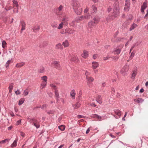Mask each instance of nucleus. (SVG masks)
<instances>
[{"instance_id": "22", "label": "nucleus", "mask_w": 148, "mask_h": 148, "mask_svg": "<svg viewBox=\"0 0 148 148\" xmlns=\"http://www.w3.org/2000/svg\"><path fill=\"white\" fill-rule=\"evenodd\" d=\"M62 45L64 47H68L69 44L68 41L66 40L63 42Z\"/></svg>"}, {"instance_id": "53", "label": "nucleus", "mask_w": 148, "mask_h": 148, "mask_svg": "<svg viewBox=\"0 0 148 148\" xmlns=\"http://www.w3.org/2000/svg\"><path fill=\"white\" fill-rule=\"evenodd\" d=\"M47 106V105H46V104H44L42 106L41 108L42 109H44V108H46Z\"/></svg>"}, {"instance_id": "33", "label": "nucleus", "mask_w": 148, "mask_h": 148, "mask_svg": "<svg viewBox=\"0 0 148 148\" xmlns=\"http://www.w3.org/2000/svg\"><path fill=\"white\" fill-rule=\"evenodd\" d=\"M91 8L92 9V11H91V12L92 13H94L96 12L97 11V8L95 5H92Z\"/></svg>"}, {"instance_id": "8", "label": "nucleus", "mask_w": 148, "mask_h": 148, "mask_svg": "<svg viewBox=\"0 0 148 148\" xmlns=\"http://www.w3.org/2000/svg\"><path fill=\"white\" fill-rule=\"evenodd\" d=\"M75 31L72 29L66 28L65 29L64 34H71L74 33Z\"/></svg>"}, {"instance_id": "49", "label": "nucleus", "mask_w": 148, "mask_h": 148, "mask_svg": "<svg viewBox=\"0 0 148 148\" xmlns=\"http://www.w3.org/2000/svg\"><path fill=\"white\" fill-rule=\"evenodd\" d=\"M15 94L16 95H19L21 93V92L18 90H17L16 91H15Z\"/></svg>"}, {"instance_id": "61", "label": "nucleus", "mask_w": 148, "mask_h": 148, "mask_svg": "<svg viewBox=\"0 0 148 148\" xmlns=\"http://www.w3.org/2000/svg\"><path fill=\"white\" fill-rule=\"evenodd\" d=\"M97 54H95L93 56V58L95 59L97 58Z\"/></svg>"}, {"instance_id": "4", "label": "nucleus", "mask_w": 148, "mask_h": 148, "mask_svg": "<svg viewBox=\"0 0 148 148\" xmlns=\"http://www.w3.org/2000/svg\"><path fill=\"white\" fill-rule=\"evenodd\" d=\"M27 120L30 123H33L34 125L36 127V128H38L40 127V125L38 123H37L36 121L34 119H31L30 118H27Z\"/></svg>"}, {"instance_id": "63", "label": "nucleus", "mask_w": 148, "mask_h": 148, "mask_svg": "<svg viewBox=\"0 0 148 148\" xmlns=\"http://www.w3.org/2000/svg\"><path fill=\"white\" fill-rule=\"evenodd\" d=\"M89 74V73H88V71H86L85 72V75H86V78L87 76H88V75Z\"/></svg>"}, {"instance_id": "32", "label": "nucleus", "mask_w": 148, "mask_h": 148, "mask_svg": "<svg viewBox=\"0 0 148 148\" xmlns=\"http://www.w3.org/2000/svg\"><path fill=\"white\" fill-rule=\"evenodd\" d=\"M45 72V69L44 67H42L39 69L38 72L39 73H43Z\"/></svg>"}, {"instance_id": "17", "label": "nucleus", "mask_w": 148, "mask_h": 148, "mask_svg": "<svg viewBox=\"0 0 148 148\" xmlns=\"http://www.w3.org/2000/svg\"><path fill=\"white\" fill-rule=\"evenodd\" d=\"M114 112L115 114L120 117L121 115V111L119 109H115L114 110Z\"/></svg>"}, {"instance_id": "9", "label": "nucleus", "mask_w": 148, "mask_h": 148, "mask_svg": "<svg viewBox=\"0 0 148 148\" xmlns=\"http://www.w3.org/2000/svg\"><path fill=\"white\" fill-rule=\"evenodd\" d=\"M40 26L37 24H36L34 25L32 29L33 31L34 32H36L38 31L40 29Z\"/></svg>"}, {"instance_id": "38", "label": "nucleus", "mask_w": 148, "mask_h": 148, "mask_svg": "<svg viewBox=\"0 0 148 148\" xmlns=\"http://www.w3.org/2000/svg\"><path fill=\"white\" fill-rule=\"evenodd\" d=\"M29 92L28 89H27L24 90L23 92V94L25 96H26L28 95Z\"/></svg>"}, {"instance_id": "7", "label": "nucleus", "mask_w": 148, "mask_h": 148, "mask_svg": "<svg viewBox=\"0 0 148 148\" xmlns=\"http://www.w3.org/2000/svg\"><path fill=\"white\" fill-rule=\"evenodd\" d=\"M13 6L14 7H16L15 8H14L15 9H16V10L15 11L14 10H13V12H14L17 13L18 12V3L17 1H16L15 0H13Z\"/></svg>"}, {"instance_id": "25", "label": "nucleus", "mask_w": 148, "mask_h": 148, "mask_svg": "<svg viewBox=\"0 0 148 148\" xmlns=\"http://www.w3.org/2000/svg\"><path fill=\"white\" fill-rule=\"evenodd\" d=\"M56 48L58 49H63V47L61 43H59L56 45Z\"/></svg>"}, {"instance_id": "60", "label": "nucleus", "mask_w": 148, "mask_h": 148, "mask_svg": "<svg viewBox=\"0 0 148 148\" xmlns=\"http://www.w3.org/2000/svg\"><path fill=\"white\" fill-rule=\"evenodd\" d=\"M10 114L12 116H14V114L13 112L11 111L10 112Z\"/></svg>"}, {"instance_id": "55", "label": "nucleus", "mask_w": 148, "mask_h": 148, "mask_svg": "<svg viewBox=\"0 0 148 148\" xmlns=\"http://www.w3.org/2000/svg\"><path fill=\"white\" fill-rule=\"evenodd\" d=\"M106 86V84L105 82H103L102 83L101 87L102 88H103Z\"/></svg>"}, {"instance_id": "1", "label": "nucleus", "mask_w": 148, "mask_h": 148, "mask_svg": "<svg viewBox=\"0 0 148 148\" xmlns=\"http://www.w3.org/2000/svg\"><path fill=\"white\" fill-rule=\"evenodd\" d=\"M99 21V19L96 17H94L92 20L90 21L88 23L87 28L88 31L89 32H91L94 27Z\"/></svg>"}, {"instance_id": "27", "label": "nucleus", "mask_w": 148, "mask_h": 148, "mask_svg": "<svg viewBox=\"0 0 148 148\" xmlns=\"http://www.w3.org/2000/svg\"><path fill=\"white\" fill-rule=\"evenodd\" d=\"M13 62L12 60H9L7 61L5 65V66L6 68H8L9 66V65L11 63Z\"/></svg>"}, {"instance_id": "16", "label": "nucleus", "mask_w": 148, "mask_h": 148, "mask_svg": "<svg viewBox=\"0 0 148 148\" xmlns=\"http://www.w3.org/2000/svg\"><path fill=\"white\" fill-rule=\"evenodd\" d=\"M53 64L55 66V67L57 69H60V66L59 64V62L57 61H55L53 62Z\"/></svg>"}, {"instance_id": "26", "label": "nucleus", "mask_w": 148, "mask_h": 148, "mask_svg": "<svg viewBox=\"0 0 148 148\" xmlns=\"http://www.w3.org/2000/svg\"><path fill=\"white\" fill-rule=\"evenodd\" d=\"M17 140H15L11 145L10 147L12 148L15 147L17 145Z\"/></svg>"}, {"instance_id": "3", "label": "nucleus", "mask_w": 148, "mask_h": 148, "mask_svg": "<svg viewBox=\"0 0 148 148\" xmlns=\"http://www.w3.org/2000/svg\"><path fill=\"white\" fill-rule=\"evenodd\" d=\"M119 8L118 3H116L114 4L112 15L114 17L117 16L119 14Z\"/></svg>"}, {"instance_id": "11", "label": "nucleus", "mask_w": 148, "mask_h": 148, "mask_svg": "<svg viewBox=\"0 0 148 148\" xmlns=\"http://www.w3.org/2000/svg\"><path fill=\"white\" fill-rule=\"evenodd\" d=\"M54 92L55 93V97H56V99L57 102H58L59 99V95L58 90V89L56 90H54Z\"/></svg>"}, {"instance_id": "24", "label": "nucleus", "mask_w": 148, "mask_h": 148, "mask_svg": "<svg viewBox=\"0 0 148 148\" xmlns=\"http://www.w3.org/2000/svg\"><path fill=\"white\" fill-rule=\"evenodd\" d=\"M71 96L73 99L75 98V90H72L70 93Z\"/></svg>"}, {"instance_id": "64", "label": "nucleus", "mask_w": 148, "mask_h": 148, "mask_svg": "<svg viewBox=\"0 0 148 148\" xmlns=\"http://www.w3.org/2000/svg\"><path fill=\"white\" fill-rule=\"evenodd\" d=\"M144 91V90L143 88H141L140 90V92L142 93Z\"/></svg>"}, {"instance_id": "52", "label": "nucleus", "mask_w": 148, "mask_h": 148, "mask_svg": "<svg viewBox=\"0 0 148 148\" xmlns=\"http://www.w3.org/2000/svg\"><path fill=\"white\" fill-rule=\"evenodd\" d=\"M96 101L99 104H101L102 103L101 100L96 99Z\"/></svg>"}, {"instance_id": "59", "label": "nucleus", "mask_w": 148, "mask_h": 148, "mask_svg": "<svg viewBox=\"0 0 148 148\" xmlns=\"http://www.w3.org/2000/svg\"><path fill=\"white\" fill-rule=\"evenodd\" d=\"M48 94L50 97H52V96L53 93L52 92H50L48 93Z\"/></svg>"}, {"instance_id": "15", "label": "nucleus", "mask_w": 148, "mask_h": 148, "mask_svg": "<svg viewBox=\"0 0 148 148\" xmlns=\"http://www.w3.org/2000/svg\"><path fill=\"white\" fill-rule=\"evenodd\" d=\"M10 140V139L7 138L4 140L0 141V146H1L3 144H5L6 143H8Z\"/></svg>"}, {"instance_id": "20", "label": "nucleus", "mask_w": 148, "mask_h": 148, "mask_svg": "<svg viewBox=\"0 0 148 148\" xmlns=\"http://www.w3.org/2000/svg\"><path fill=\"white\" fill-rule=\"evenodd\" d=\"M25 64V63L23 62L18 63L16 64L15 67L17 68H20L24 66Z\"/></svg>"}, {"instance_id": "50", "label": "nucleus", "mask_w": 148, "mask_h": 148, "mask_svg": "<svg viewBox=\"0 0 148 148\" xmlns=\"http://www.w3.org/2000/svg\"><path fill=\"white\" fill-rule=\"evenodd\" d=\"M89 105L91 106H93L94 107H95L96 106V105H95L94 103L92 102L90 103Z\"/></svg>"}, {"instance_id": "18", "label": "nucleus", "mask_w": 148, "mask_h": 148, "mask_svg": "<svg viewBox=\"0 0 148 148\" xmlns=\"http://www.w3.org/2000/svg\"><path fill=\"white\" fill-rule=\"evenodd\" d=\"M88 52L86 50H84L83 53L82 54V56L84 58H86L88 57Z\"/></svg>"}, {"instance_id": "62", "label": "nucleus", "mask_w": 148, "mask_h": 148, "mask_svg": "<svg viewBox=\"0 0 148 148\" xmlns=\"http://www.w3.org/2000/svg\"><path fill=\"white\" fill-rule=\"evenodd\" d=\"M47 113L49 114H53L54 112H53V111H48L47 112Z\"/></svg>"}, {"instance_id": "23", "label": "nucleus", "mask_w": 148, "mask_h": 148, "mask_svg": "<svg viewBox=\"0 0 148 148\" xmlns=\"http://www.w3.org/2000/svg\"><path fill=\"white\" fill-rule=\"evenodd\" d=\"M80 103L78 102L76 103L73 105V107L74 109H77L80 106Z\"/></svg>"}, {"instance_id": "31", "label": "nucleus", "mask_w": 148, "mask_h": 148, "mask_svg": "<svg viewBox=\"0 0 148 148\" xmlns=\"http://www.w3.org/2000/svg\"><path fill=\"white\" fill-rule=\"evenodd\" d=\"M71 60L75 62H77L78 61V58L76 56L74 55L73 58L71 59Z\"/></svg>"}, {"instance_id": "45", "label": "nucleus", "mask_w": 148, "mask_h": 148, "mask_svg": "<svg viewBox=\"0 0 148 148\" xmlns=\"http://www.w3.org/2000/svg\"><path fill=\"white\" fill-rule=\"evenodd\" d=\"M63 22H62L59 25V26L58 27V29H62L63 27Z\"/></svg>"}, {"instance_id": "58", "label": "nucleus", "mask_w": 148, "mask_h": 148, "mask_svg": "<svg viewBox=\"0 0 148 148\" xmlns=\"http://www.w3.org/2000/svg\"><path fill=\"white\" fill-rule=\"evenodd\" d=\"M75 22V21H73L71 23V25L73 26H74L75 25L74 23Z\"/></svg>"}, {"instance_id": "10", "label": "nucleus", "mask_w": 148, "mask_h": 148, "mask_svg": "<svg viewBox=\"0 0 148 148\" xmlns=\"http://www.w3.org/2000/svg\"><path fill=\"white\" fill-rule=\"evenodd\" d=\"M86 79H87L88 85L89 86H90L91 85V82H92L94 81V79L92 77H88V76H87Z\"/></svg>"}, {"instance_id": "46", "label": "nucleus", "mask_w": 148, "mask_h": 148, "mask_svg": "<svg viewBox=\"0 0 148 148\" xmlns=\"http://www.w3.org/2000/svg\"><path fill=\"white\" fill-rule=\"evenodd\" d=\"M51 25L53 28H55L57 27V24L56 23H52Z\"/></svg>"}, {"instance_id": "6", "label": "nucleus", "mask_w": 148, "mask_h": 148, "mask_svg": "<svg viewBox=\"0 0 148 148\" xmlns=\"http://www.w3.org/2000/svg\"><path fill=\"white\" fill-rule=\"evenodd\" d=\"M123 46H121V47H117L116 48H114V50L112 53L114 54L118 55L119 54L121 51V49L123 48Z\"/></svg>"}, {"instance_id": "39", "label": "nucleus", "mask_w": 148, "mask_h": 148, "mask_svg": "<svg viewBox=\"0 0 148 148\" xmlns=\"http://www.w3.org/2000/svg\"><path fill=\"white\" fill-rule=\"evenodd\" d=\"M63 8V7L62 5H60L59 7L57 9V11L60 12L62 11Z\"/></svg>"}, {"instance_id": "34", "label": "nucleus", "mask_w": 148, "mask_h": 148, "mask_svg": "<svg viewBox=\"0 0 148 148\" xmlns=\"http://www.w3.org/2000/svg\"><path fill=\"white\" fill-rule=\"evenodd\" d=\"M68 17L66 16H64L62 20V22L63 23H67L68 22Z\"/></svg>"}, {"instance_id": "5", "label": "nucleus", "mask_w": 148, "mask_h": 148, "mask_svg": "<svg viewBox=\"0 0 148 148\" xmlns=\"http://www.w3.org/2000/svg\"><path fill=\"white\" fill-rule=\"evenodd\" d=\"M129 69V66L127 64L125 65L121 69V72L124 75L126 74Z\"/></svg>"}, {"instance_id": "54", "label": "nucleus", "mask_w": 148, "mask_h": 148, "mask_svg": "<svg viewBox=\"0 0 148 148\" xmlns=\"http://www.w3.org/2000/svg\"><path fill=\"white\" fill-rule=\"evenodd\" d=\"M77 117L79 119H80L81 118H84V116L83 115H79L77 116Z\"/></svg>"}, {"instance_id": "56", "label": "nucleus", "mask_w": 148, "mask_h": 148, "mask_svg": "<svg viewBox=\"0 0 148 148\" xmlns=\"http://www.w3.org/2000/svg\"><path fill=\"white\" fill-rule=\"evenodd\" d=\"M114 60H117L119 58L118 57H113L112 58Z\"/></svg>"}, {"instance_id": "48", "label": "nucleus", "mask_w": 148, "mask_h": 148, "mask_svg": "<svg viewBox=\"0 0 148 148\" xmlns=\"http://www.w3.org/2000/svg\"><path fill=\"white\" fill-rule=\"evenodd\" d=\"M130 6H126L125 5V7L124 8V10L125 11H128L129 10Z\"/></svg>"}, {"instance_id": "51", "label": "nucleus", "mask_w": 148, "mask_h": 148, "mask_svg": "<svg viewBox=\"0 0 148 148\" xmlns=\"http://www.w3.org/2000/svg\"><path fill=\"white\" fill-rule=\"evenodd\" d=\"M135 55V53H134L133 52H132L130 56V58L132 59L133 58V57L134 56V55Z\"/></svg>"}, {"instance_id": "44", "label": "nucleus", "mask_w": 148, "mask_h": 148, "mask_svg": "<svg viewBox=\"0 0 148 148\" xmlns=\"http://www.w3.org/2000/svg\"><path fill=\"white\" fill-rule=\"evenodd\" d=\"M13 87V85L12 84H11L10 85L9 87V92H11L12 91V90Z\"/></svg>"}, {"instance_id": "2", "label": "nucleus", "mask_w": 148, "mask_h": 148, "mask_svg": "<svg viewBox=\"0 0 148 148\" xmlns=\"http://www.w3.org/2000/svg\"><path fill=\"white\" fill-rule=\"evenodd\" d=\"M72 6L75 13L77 14H80L82 11L80 4L78 1H74L72 3Z\"/></svg>"}, {"instance_id": "30", "label": "nucleus", "mask_w": 148, "mask_h": 148, "mask_svg": "<svg viewBox=\"0 0 148 148\" xmlns=\"http://www.w3.org/2000/svg\"><path fill=\"white\" fill-rule=\"evenodd\" d=\"M47 84V82H42L41 84V89H42L43 88H45V86H46Z\"/></svg>"}, {"instance_id": "29", "label": "nucleus", "mask_w": 148, "mask_h": 148, "mask_svg": "<svg viewBox=\"0 0 148 148\" xmlns=\"http://www.w3.org/2000/svg\"><path fill=\"white\" fill-rule=\"evenodd\" d=\"M134 101L138 103H142L143 101V100L141 98H138L137 99H134Z\"/></svg>"}, {"instance_id": "35", "label": "nucleus", "mask_w": 148, "mask_h": 148, "mask_svg": "<svg viewBox=\"0 0 148 148\" xmlns=\"http://www.w3.org/2000/svg\"><path fill=\"white\" fill-rule=\"evenodd\" d=\"M97 119L98 121H100L104 120V119L103 116L98 115Z\"/></svg>"}, {"instance_id": "42", "label": "nucleus", "mask_w": 148, "mask_h": 148, "mask_svg": "<svg viewBox=\"0 0 148 148\" xmlns=\"http://www.w3.org/2000/svg\"><path fill=\"white\" fill-rule=\"evenodd\" d=\"M78 19L80 20L82 19H88V18L86 16H81L80 17H78L77 18Z\"/></svg>"}, {"instance_id": "41", "label": "nucleus", "mask_w": 148, "mask_h": 148, "mask_svg": "<svg viewBox=\"0 0 148 148\" xmlns=\"http://www.w3.org/2000/svg\"><path fill=\"white\" fill-rule=\"evenodd\" d=\"M130 0H126L125 5L126 6H130Z\"/></svg>"}, {"instance_id": "12", "label": "nucleus", "mask_w": 148, "mask_h": 148, "mask_svg": "<svg viewBox=\"0 0 148 148\" xmlns=\"http://www.w3.org/2000/svg\"><path fill=\"white\" fill-rule=\"evenodd\" d=\"M147 7V3L146 2H144L141 7V12L142 13L144 12V10Z\"/></svg>"}, {"instance_id": "21", "label": "nucleus", "mask_w": 148, "mask_h": 148, "mask_svg": "<svg viewBox=\"0 0 148 148\" xmlns=\"http://www.w3.org/2000/svg\"><path fill=\"white\" fill-rule=\"evenodd\" d=\"M137 27V25L134 23L132 25H131L130 27V29L129 30L130 31H131L134 29L135 28H136Z\"/></svg>"}, {"instance_id": "28", "label": "nucleus", "mask_w": 148, "mask_h": 148, "mask_svg": "<svg viewBox=\"0 0 148 148\" xmlns=\"http://www.w3.org/2000/svg\"><path fill=\"white\" fill-rule=\"evenodd\" d=\"M47 77L45 75L41 77V80L42 82H47Z\"/></svg>"}, {"instance_id": "47", "label": "nucleus", "mask_w": 148, "mask_h": 148, "mask_svg": "<svg viewBox=\"0 0 148 148\" xmlns=\"http://www.w3.org/2000/svg\"><path fill=\"white\" fill-rule=\"evenodd\" d=\"M24 102V100L22 99H21L19 100L18 104L20 106L22 105Z\"/></svg>"}, {"instance_id": "19", "label": "nucleus", "mask_w": 148, "mask_h": 148, "mask_svg": "<svg viewBox=\"0 0 148 148\" xmlns=\"http://www.w3.org/2000/svg\"><path fill=\"white\" fill-rule=\"evenodd\" d=\"M137 74V69H135L133 71V73L132 74L131 78L132 79H134L135 77Z\"/></svg>"}, {"instance_id": "13", "label": "nucleus", "mask_w": 148, "mask_h": 148, "mask_svg": "<svg viewBox=\"0 0 148 148\" xmlns=\"http://www.w3.org/2000/svg\"><path fill=\"white\" fill-rule=\"evenodd\" d=\"M92 64V68L93 69H95L99 66V64L97 62H93Z\"/></svg>"}, {"instance_id": "37", "label": "nucleus", "mask_w": 148, "mask_h": 148, "mask_svg": "<svg viewBox=\"0 0 148 148\" xmlns=\"http://www.w3.org/2000/svg\"><path fill=\"white\" fill-rule=\"evenodd\" d=\"M50 86L54 90L58 89L56 87V85L53 84H51Z\"/></svg>"}, {"instance_id": "40", "label": "nucleus", "mask_w": 148, "mask_h": 148, "mask_svg": "<svg viewBox=\"0 0 148 148\" xmlns=\"http://www.w3.org/2000/svg\"><path fill=\"white\" fill-rule=\"evenodd\" d=\"M65 126L64 125H61L58 126V128L59 130H65Z\"/></svg>"}, {"instance_id": "14", "label": "nucleus", "mask_w": 148, "mask_h": 148, "mask_svg": "<svg viewBox=\"0 0 148 148\" xmlns=\"http://www.w3.org/2000/svg\"><path fill=\"white\" fill-rule=\"evenodd\" d=\"M20 24L21 25L22 27L21 29V33H22V31L25 29V23L23 21H21L20 22Z\"/></svg>"}, {"instance_id": "57", "label": "nucleus", "mask_w": 148, "mask_h": 148, "mask_svg": "<svg viewBox=\"0 0 148 148\" xmlns=\"http://www.w3.org/2000/svg\"><path fill=\"white\" fill-rule=\"evenodd\" d=\"M101 99H102V98L101 97V96L100 95H98L97 96L96 99L101 100Z\"/></svg>"}, {"instance_id": "36", "label": "nucleus", "mask_w": 148, "mask_h": 148, "mask_svg": "<svg viewBox=\"0 0 148 148\" xmlns=\"http://www.w3.org/2000/svg\"><path fill=\"white\" fill-rule=\"evenodd\" d=\"M6 42L4 41H3L2 42V46L3 48H4L6 47Z\"/></svg>"}, {"instance_id": "43", "label": "nucleus", "mask_w": 148, "mask_h": 148, "mask_svg": "<svg viewBox=\"0 0 148 148\" xmlns=\"http://www.w3.org/2000/svg\"><path fill=\"white\" fill-rule=\"evenodd\" d=\"M98 115L97 114H92L91 116H90L92 117V118H94L95 119H97V118L98 117Z\"/></svg>"}]
</instances>
